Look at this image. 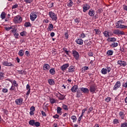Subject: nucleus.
Masks as SVG:
<instances>
[{
	"instance_id": "1",
	"label": "nucleus",
	"mask_w": 127,
	"mask_h": 127,
	"mask_svg": "<svg viewBox=\"0 0 127 127\" xmlns=\"http://www.w3.org/2000/svg\"><path fill=\"white\" fill-rule=\"evenodd\" d=\"M5 30H7V31H8V30H10V29H12L11 30L12 32V34H13L14 35L15 37L16 35V26H12V27H6L5 28Z\"/></svg>"
},
{
	"instance_id": "2",
	"label": "nucleus",
	"mask_w": 127,
	"mask_h": 127,
	"mask_svg": "<svg viewBox=\"0 0 127 127\" xmlns=\"http://www.w3.org/2000/svg\"><path fill=\"white\" fill-rule=\"evenodd\" d=\"M49 15L53 21H57V15L54 12L52 11L49 12Z\"/></svg>"
},
{
	"instance_id": "3",
	"label": "nucleus",
	"mask_w": 127,
	"mask_h": 127,
	"mask_svg": "<svg viewBox=\"0 0 127 127\" xmlns=\"http://www.w3.org/2000/svg\"><path fill=\"white\" fill-rule=\"evenodd\" d=\"M89 91L91 94H95L97 91V86H96L95 84L91 85L89 88Z\"/></svg>"
},
{
	"instance_id": "4",
	"label": "nucleus",
	"mask_w": 127,
	"mask_h": 127,
	"mask_svg": "<svg viewBox=\"0 0 127 127\" xmlns=\"http://www.w3.org/2000/svg\"><path fill=\"white\" fill-rule=\"evenodd\" d=\"M36 18H37V14L35 12H32L30 15V19L31 21H34Z\"/></svg>"
},
{
	"instance_id": "5",
	"label": "nucleus",
	"mask_w": 127,
	"mask_h": 127,
	"mask_svg": "<svg viewBox=\"0 0 127 127\" xmlns=\"http://www.w3.org/2000/svg\"><path fill=\"white\" fill-rule=\"evenodd\" d=\"M116 28H127V26L125 25H122V23H120V22L117 21L116 23Z\"/></svg>"
},
{
	"instance_id": "6",
	"label": "nucleus",
	"mask_w": 127,
	"mask_h": 127,
	"mask_svg": "<svg viewBox=\"0 0 127 127\" xmlns=\"http://www.w3.org/2000/svg\"><path fill=\"white\" fill-rule=\"evenodd\" d=\"M114 34H116V35H124L125 32L122 31L119 29L114 30L113 31Z\"/></svg>"
},
{
	"instance_id": "7",
	"label": "nucleus",
	"mask_w": 127,
	"mask_h": 127,
	"mask_svg": "<svg viewBox=\"0 0 127 127\" xmlns=\"http://www.w3.org/2000/svg\"><path fill=\"white\" fill-rule=\"evenodd\" d=\"M72 55L74 57L76 60H78L79 59V57H80V55L79 53L77 52L76 50L72 51Z\"/></svg>"
},
{
	"instance_id": "8",
	"label": "nucleus",
	"mask_w": 127,
	"mask_h": 127,
	"mask_svg": "<svg viewBox=\"0 0 127 127\" xmlns=\"http://www.w3.org/2000/svg\"><path fill=\"white\" fill-rule=\"evenodd\" d=\"M91 7L90 6V5L88 4H85L82 5V8H83V12H86L87 10H89L90 9V8Z\"/></svg>"
},
{
	"instance_id": "9",
	"label": "nucleus",
	"mask_w": 127,
	"mask_h": 127,
	"mask_svg": "<svg viewBox=\"0 0 127 127\" xmlns=\"http://www.w3.org/2000/svg\"><path fill=\"white\" fill-rule=\"evenodd\" d=\"M121 82L117 81L114 86L113 90L114 91H117V90H118V89H119V88L121 87Z\"/></svg>"
},
{
	"instance_id": "10",
	"label": "nucleus",
	"mask_w": 127,
	"mask_h": 127,
	"mask_svg": "<svg viewBox=\"0 0 127 127\" xmlns=\"http://www.w3.org/2000/svg\"><path fill=\"white\" fill-rule=\"evenodd\" d=\"M80 90L82 93H84V94H89V92H90V90L89 89L86 87H82L80 88Z\"/></svg>"
},
{
	"instance_id": "11",
	"label": "nucleus",
	"mask_w": 127,
	"mask_h": 127,
	"mask_svg": "<svg viewBox=\"0 0 127 127\" xmlns=\"http://www.w3.org/2000/svg\"><path fill=\"white\" fill-rule=\"evenodd\" d=\"M69 67V64H63L62 66H61V70L62 71H65L66 69H67Z\"/></svg>"
},
{
	"instance_id": "12",
	"label": "nucleus",
	"mask_w": 127,
	"mask_h": 127,
	"mask_svg": "<svg viewBox=\"0 0 127 127\" xmlns=\"http://www.w3.org/2000/svg\"><path fill=\"white\" fill-rule=\"evenodd\" d=\"M117 64H119L120 66H123V67H125V66H127V62L124 61H118L117 62Z\"/></svg>"
},
{
	"instance_id": "13",
	"label": "nucleus",
	"mask_w": 127,
	"mask_h": 127,
	"mask_svg": "<svg viewBox=\"0 0 127 127\" xmlns=\"http://www.w3.org/2000/svg\"><path fill=\"white\" fill-rule=\"evenodd\" d=\"M79 88V87L78 85H74L72 86V87L71 88L70 91L72 92V93H76L77 92V90Z\"/></svg>"
},
{
	"instance_id": "14",
	"label": "nucleus",
	"mask_w": 127,
	"mask_h": 127,
	"mask_svg": "<svg viewBox=\"0 0 127 127\" xmlns=\"http://www.w3.org/2000/svg\"><path fill=\"white\" fill-rule=\"evenodd\" d=\"M68 70L69 73H73V72H75V66L70 65L68 68Z\"/></svg>"
},
{
	"instance_id": "15",
	"label": "nucleus",
	"mask_w": 127,
	"mask_h": 127,
	"mask_svg": "<svg viewBox=\"0 0 127 127\" xmlns=\"http://www.w3.org/2000/svg\"><path fill=\"white\" fill-rule=\"evenodd\" d=\"M76 43L79 45H82L83 44V40L82 39H77L75 40Z\"/></svg>"
},
{
	"instance_id": "16",
	"label": "nucleus",
	"mask_w": 127,
	"mask_h": 127,
	"mask_svg": "<svg viewBox=\"0 0 127 127\" xmlns=\"http://www.w3.org/2000/svg\"><path fill=\"white\" fill-rule=\"evenodd\" d=\"M22 21V17L19 15L16 16V23H20Z\"/></svg>"
},
{
	"instance_id": "17",
	"label": "nucleus",
	"mask_w": 127,
	"mask_h": 127,
	"mask_svg": "<svg viewBox=\"0 0 127 127\" xmlns=\"http://www.w3.org/2000/svg\"><path fill=\"white\" fill-rule=\"evenodd\" d=\"M88 14L90 16H94V15H95V10L92 9H90Z\"/></svg>"
},
{
	"instance_id": "18",
	"label": "nucleus",
	"mask_w": 127,
	"mask_h": 127,
	"mask_svg": "<svg viewBox=\"0 0 127 127\" xmlns=\"http://www.w3.org/2000/svg\"><path fill=\"white\" fill-rule=\"evenodd\" d=\"M26 90H28L26 95L27 96H29V94H30V85H29V84L26 85Z\"/></svg>"
},
{
	"instance_id": "19",
	"label": "nucleus",
	"mask_w": 127,
	"mask_h": 127,
	"mask_svg": "<svg viewBox=\"0 0 127 127\" xmlns=\"http://www.w3.org/2000/svg\"><path fill=\"white\" fill-rule=\"evenodd\" d=\"M50 69V65L49 64H44L43 70H49Z\"/></svg>"
},
{
	"instance_id": "20",
	"label": "nucleus",
	"mask_w": 127,
	"mask_h": 127,
	"mask_svg": "<svg viewBox=\"0 0 127 127\" xmlns=\"http://www.w3.org/2000/svg\"><path fill=\"white\" fill-rule=\"evenodd\" d=\"M48 82L49 84L51 86L55 84V81L54 80V79H49L48 80Z\"/></svg>"
},
{
	"instance_id": "21",
	"label": "nucleus",
	"mask_w": 127,
	"mask_h": 127,
	"mask_svg": "<svg viewBox=\"0 0 127 127\" xmlns=\"http://www.w3.org/2000/svg\"><path fill=\"white\" fill-rule=\"evenodd\" d=\"M23 102V99L22 98H20L19 99H17L16 104L17 105H21Z\"/></svg>"
},
{
	"instance_id": "22",
	"label": "nucleus",
	"mask_w": 127,
	"mask_h": 127,
	"mask_svg": "<svg viewBox=\"0 0 127 127\" xmlns=\"http://www.w3.org/2000/svg\"><path fill=\"white\" fill-rule=\"evenodd\" d=\"M103 34H104V36L107 38L110 37V32H109V31H105L103 32Z\"/></svg>"
},
{
	"instance_id": "23",
	"label": "nucleus",
	"mask_w": 127,
	"mask_h": 127,
	"mask_svg": "<svg viewBox=\"0 0 127 127\" xmlns=\"http://www.w3.org/2000/svg\"><path fill=\"white\" fill-rule=\"evenodd\" d=\"M108 41H109L110 42H115L117 41V39L116 38H108L107 39Z\"/></svg>"
},
{
	"instance_id": "24",
	"label": "nucleus",
	"mask_w": 127,
	"mask_h": 127,
	"mask_svg": "<svg viewBox=\"0 0 127 127\" xmlns=\"http://www.w3.org/2000/svg\"><path fill=\"white\" fill-rule=\"evenodd\" d=\"M69 2L67 3V5L68 6V7H72L73 5H74V2L72 0H69Z\"/></svg>"
},
{
	"instance_id": "25",
	"label": "nucleus",
	"mask_w": 127,
	"mask_h": 127,
	"mask_svg": "<svg viewBox=\"0 0 127 127\" xmlns=\"http://www.w3.org/2000/svg\"><path fill=\"white\" fill-rule=\"evenodd\" d=\"M53 29H54L53 24H50L49 25V27H48V30L49 31H51L53 30Z\"/></svg>"
},
{
	"instance_id": "26",
	"label": "nucleus",
	"mask_w": 127,
	"mask_h": 127,
	"mask_svg": "<svg viewBox=\"0 0 127 127\" xmlns=\"http://www.w3.org/2000/svg\"><path fill=\"white\" fill-rule=\"evenodd\" d=\"M65 96L64 95H62L60 94V96L58 97L59 100H61V101L64 100L65 99Z\"/></svg>"
},
{
	"instance_id": "27",
	"label": "nucleus",
	"mask_w": 127,
	"mask_h": 127,
	"mask_svg": "<svg viewBox=\"0 0 127 127\" xmlns=\"http://www.w3.org/2000/svg\"><path fill=\"white\" fill-rule=\"evenodd\" d=\"M35 123V120H31L29 121V125H30V126H32V127H34Z\"/></svg>"
},
{
	"instance_id": "28",
	"label": "nucleus",
	"mask_w": 127,
	"mask_h": 127,
	"mask_svg": "<svg viewBox=\"0 0 127 127\" xmlns=\"http://www.w3.org/2000/svg\"><path fill=\"white\" fill-rule=\"evenodd\" d=\"M50 73L51 75H55L56 71H55V68H53L50 69Z\"/></svg>"
},
{
	"instance_id": "29",
	"label": "nucleus",
	"mask_w": 127,
	"mask_h": 127,
	"mask_svg": "<svg viewBox=\"0 0 127 127\" xmlns=\"http://www.w3.org/2000/svg\"><path fill=\"white\" fill-rule=\"evenodd\" d=\"M81 70H82V73H84V72H86L87 70H89V67L87 66H85L81 68Z\"/></svg>"
},
{
	"instance_id": "30",
	"label": "nucleus",
	"mask_w": 127,
	"mask_h": 127,
	"mask_svg": "<svg viewBox=\"0 0 127 127\" xmlns=\"http://www.w3.org/2000/svg\"><path fill=\"white\" fill-rule=\"evenodd\" d=\"M101 72L103 75H106L108 73L107 72V69H105V68H103L101 70Z\"/></svg>"
},
{
	"instance_id": "31",
	"label": "nucleus",
	"mask_w": 127,
	"mask_h": 127,
	"mask_svg": "<svg viewBox=\"0 0 127 127\" xmlns=\"http://www.w3.org/2000/svg\"><path fill=\"white\" fill-rule=\"evenodd\" d=\"M119 115L121 117V119L122 120H124V118H125V113H124V112L121 111L119 113Z\"/></svg>"
},
{
	"instance_id": "32",
	"label": "nucleus",
	"mask_w": 127,
	"mask_h": 127,
	"mask_svg": "<svg viewBox=\"0 0 127 127\" xmlns=\"http://www.w3.org/2000/svg\"><path fill=\"white\" fill-rule=\"evenodd\" d=\"M15 8H16V4L14 5L12 7V11L13 12V13H14L15 14V13H16V11L15 10Z\"/></svg>"
},
{
	"instance_id": "33",
	"label": "nucleus",
	"mask_w": 127,
	"mask_h": 127,
	"mask_svg": "<svg viewBox=\"0 0 127 127\" xmlns=\"http://www.w3.org/2000/svg\"><path fill=\"white\" fill-rule=\"evenodd\" d=\"M18 55H19V56H23V55H24V51H23V50H20L18 52Z\"/></svg>"
},
{
	"instance_id": "34",
	"label": "nucleus",
	"mask_w": 127,
	"mask_h": 127,
	"mask_svg": "<svg viewBox=\"0 0 127 127\" xmlns=\"http://www.w3.org/2000/svg\"><path fill=\"white\" fill-rule=\"evenodd\" d=\"M24 26H25V27H29L31 26V24L29 22H26L24 23Z\"/></svg>"
},
{
	"instance_id": "35",
	"label": "nucleus",
	"mask_w": 127,
	"mask_h": 127,
	"mask_svg": "<svg viewBox=\"0 0 127 127\" xmlns=\"http://www.w3.org/2000/svg\"><path fill=\"white\" fill-rule=\"evenodd\" d=\"M104 69H106V72L107 73H110V72H111V70H112V68H111V67L109 66H106V68H104Z\"/></svg>"
},
{
	"instance_id": "36",
	"label": "nucleus",
	"mask_w": 127,
	"mask_h": 127,
	"mask_svg": "<svg viewBox=\"0 0 127 127\" xmlns=\"http://www.w3.org/2000/svg\"><path fill=\"white\" fill-rule=\"evenodd\" d=\"M3 65H4V66H11V63H8L7 62H4L3 63Z\"/></svg>"
},
{
	"instance_id": "37",
	"label": "nucleus",
	"mask_w": 127,
	"mask_h": 127,
	"mask_svg": "<svg viewBox=\"0 0 127 127\" xmlns=\"http://www.w3.org/2000/svg\"><path fill=\"white\" fill-rule=\"evenodd\" d=\"M50 102L51 104L53 105V104H55V103H56V100L54 99V98H50Z\"/></svg>"
},
{
	"instance_id": "38",
	"label": "nucleus",
	"mask_w": 127,
	"mask_h": 127,
	"mask_svg": "<svg viewBox=\"0 0 127 127\" xmlns=\"http://www.w3.org/2000/svg\"><path fill=\"white\" fill-rule=\"evenodd\" d=\"M118 45H119V44L118 43L114 42L110 46L111 47L115 48V47H117Z\"/></svg>"
},
{
	"instance_id": "39",
	"label": "nucleus",
	"mask_w": 127,
	"mask_h": 127,
	"mask_svg": "<svg viewBox=\"0 0 127 127\" xmlns=\"http://www.w3.org/2000/svg\"><path fill=\"white\" fill-rule=\"evenodd\" d=\"M113 54H114V51L112 50H109L108 51H107V55H108V56H112Z\"/></svg>"
},
{
	"instance_id": "40",
	"label": "nucleus",
	"mask_w": 127,
	"mask_h": 127,
	"mask_svg": "<svg viewBox=\"0 0 127 127\" xmlns=\"http://www.w3.org/2000/svg\"><path fill=\"white\" fill-rule=\"evenodd\" d=\"M94 31L96 32V34L97 35L101 34V31L99 29H95Z\"/></svg>"
},
{
	"instance_id": "41",
	"label": "nucleus",
	"mask_w": 127,
	"mask_h": 127,
	"mask_svg": "<svg viewBox=\"0 0 127 127\" xmlns=\"http://www.w3.org/2000/svg\"><path fill=\"white\" fill-rule=\"evenodd\" d=\"M0 17L2 19H4V18H5V13L4 12H2L1 13Z\"/></svg>"
},
{
	"instance_id": "42",
	"label": "nucleus",
	"mask_w": 127,
	"mask_h": 127,
	"mask_svg": "<svg viewBox=\"0 0 127 127\" xmlns=\"http://www.w3.org/2000/svg\"><path fill=\"white\" fill-rule=\"evenodd\" d=\"M62 108L64 109V110H65V111H68V106H67V105L63 104Z\"/></svg>"
},
{
	"instance_id": "43",
	"label": "nucleus",
	"mask_w": 127,
	"mask_h": 127,
	"mask_svg": "<svg viewBox=\"0 0 127 127\" xmlns=\"http://www.w3.org/2000/svg\"><path fill=\"white\" fill-rule=\"evenodd\" d=\"M34 127H40V123H39V122H35V124H34Z\"/></svg>"
},
{
	"instance_id": "44",
	"label": "nucleus",
	"mask_w": 127,
	"mask_h": 127,
	"mask_svg": "<svg viewBox=\"0 0 127 127\" xmlns=\"http://www.w3.org/2000/svg\"><path fill=\"white\" fill-rule=\"evenodd\" d=\"M57 113L58 114H61V111H62V108H61L60 107H57Z\"/></svg>"
},
{
	"instance_id": "45",
	"label": "nucleus",
	"mask_w": 127,
	"mask_h": 127,
	"mask_svg": "<svg viewBox=\"0 0 127 127\" xmlns=\"http://www.w3.org/2000/svg\"><path fill=\"white\" fill-rule=\"evenodd\" d=\"M71 120H72L73 121V123L74 122H76L77 121V117H76V116H72L71 117Z\"/></svg>"
},
{
	"instance_id": "46",
	"label": "nucleus",
	"mask_w": 127,
	"mask_h": 127,
	"mask_svg": "<svg viewBox=\"0 0 127 127\" xmlns=\"http://www.w3.org/2000/svg\"><path fill=\"white\" fill-rule=\"evenodd\" d=\"M79 37L80 38H85V37H86V35L85 34V33H82L80 34Z\"/></svg>"
},
{
	"instance_id": "47",
	"label": "nucleus",
	"mask_w": 127,
	"mask_h": 127,
	"mask_svg": "<svg viewBox=\"0 0 127 127\" xmlns=\"http://www.w3.org/2000/svg\"><path fill=\"white\" fill-rule=\"evenodd\" d=\"M24 1L26 2V3H31L33 0H24Z\"/></svg>"
},
{
	"instance_id": "48",
	"label": "nucleus",
	"mask_w": 127,
	"mask_h": 127,
	"mask_svg": "<svg viewBox=\"0 0 127 127\" xmlns=\"http://www.w3.org/2000/svg\"><path fill=\"white\" fill-rule=\"evenodd\" d=\"M119 120L115 119L113 121V124H114V125H117V124H119Z\"/></svg>"
},
{
	"instance_id": "49",
	"label": "nucleus",
	"mask_w": 127,
	"mask_h": 127,
	"mask_svg": "<svg viewBox=\"0 0 127 127\" xmlns=\"http://www.w3.org/2000/svg\"><path fill=\"white\" fill-rule=\"evenodd\" d=\"M64 51V53L66 54L67 55H69V52L67 50V48H63Z\"/></svg>"
},
{
	"instance_id": "50",
	"label": "nucleus",
	"mask_w": 127,
	"mask_h": 127,
	"mask_svg": "<svg viewBox=\"0 0 127 127\" xmlns=\"http://www.w3.org/2000/svg\"><path fill=\"white\" fill-rule=\"evenodd\" d=\"M74 22L75 23H77V24H79V22H80V20L78 18H76L74 19Z\"/></svg>"
},
{
	"instance_id": "51",
	"label": "nucleus",
	"mask_w": 127,
	"mask_h": 127,
	"mask_svg": "<svg viewBox=\"0 0 127 127\" xmlns=\"http://www.w3.org/2000/svg\"><path fill=\"white\" fill-rule=\"evenodd\" d=\"M21 36H25V35H26V32L25 31H23V32L20 33Z\"/></svg>"
},
{
	"instance_id": "52",
	"label": "nucleus",
	"mask_w": 127,
	"mask_h": 127,
	"mask_svg": "<svg viewBox=\"0 0 127 127\" xmlns=\"http://www.w3.org/2000/svg\"><path fill=\"white\" fill-rule=\"evenodd\" d=\"M94 110V108L93 107H90L88 109V112L87 114H91V112Z\"/></svg>"
},
{
	"instance_id": "53",
	"label": "nucleus",
	"mask_w": 127,
	"mask_h": 127,
	"mask_svg": "<svg viewBox=\"0 0 127 127\" xmlns=\"http://www.w3.org/2000/svg\"><path fill=\"white\" fill-rule=\"evenodd\" d=\"M112 98L111 97H107L105 99V101L107 102V103H109V102H111V100Z\"/></svg>"
},
{
	"instance_id": "54",
	"label": "nucleus",
	"mask_w": 127,
	"mask_h": 127,
	"mask_svg": "<svg viewBox=\"0 0 127 127\" xmlns=\"http://www.w3.org/2000/svg\"><path fill=\"white\" fill-rule=\"evenodd\" d=\"M25 55H26L28 57H29V56H30V54H29V52H28V51H26L25 52Z\"/></svg>"
},
{
	"instance_id": "55",
	"label": "nucleus",
	"mask_w": 127,
	"mask_h": 127,
	"mask_svg": "<svg viewBox=\"0 0 127 127\" xmlns=\"http://www.w3.org/2000/svg\"><path fill=\"white\" fill-rule=\"evenodd\" d=\"M76 97H77V98H80V96H79V94H80V93H81V91L80 90H76Z\"/></svg>"
},
{
	"instance_id": "56",
	"label": "nucleus",
	"mask_w": 127,
	"mask_h": 127,
	"mask_svg": "<svg viewBox=\"0 0 127 127\" xmlns=\"http://www.w3.org/2000/svg\"><path fill=\"white\" fill-rule=\"evenodd\" d=\"M121 127H127V123L121 124Z\"/></svg>"
},
{
	"instance_id": "57",
	"label": "nucleus",
	"mask_w": 127,
	"mask_h": 127,
	"mask_svg": "<svg viewBox=\"0 0 127 127\" xmlns=\"http://www.w3.org/2000/svg\"><path fill=\"white\" fill-rule=\"evenodd\" d=\"M30 111L31 112H34L35 111V107H34V106H32L31 108H30Z\"/></svg>"
},
{
	"instance_id": "58",
	"label": "nucleus",
	"mask_w": 127,
	"mask_h": 127,
	"mask_svg": "<svg viewBox=\"0 0 127 127\" xmlns=\"http://www.w3.org/2000/svg\"><path fill=\"white\" fill-rule=\"evenodd\" d=\"M94 56V54H93V52H89L88 53V56H90V57H92Z\"/></svg>"
},
{
	"instance_id": "59",
	"label": "nucleus",
	"mask_w": 127,
	"mask_h": 127,
	"mask_svg": "<svg viewBox=\"0 0 127 127\" xmlns=\"http://www.w3.org/2000/svg\"><path fill=\"white\" fill-rule=\"evenodd\" d=\"M54 119H59V115L56 114L55 116H53Z\"/></svg>"
},
{
	"instance_id": "60",
	"label": "nucleus",
	"mask_w": 127,
	"mask_h": 127,
	"mask_svg": "<svg viewBox=\"0 0 127 127\" xmlns=\"http://www.w3.org/2000/svg\"><path fill=\"white\" fill-rule=\"evenodd\" d=\"M123 87H124V88H127V81L123 84Z\"/></svg>"
},
{
	"instance_id": "61",
	"label": "nucleus",
	"mask_w": 127,
	"mask_h": 127,
	"mask_svg": "<svg viewBox=\"0 0 127 127\" xmlns=\"http://www.w3.org/2000/svg\"><path fill=\"white\" fill-rule=\"evenodd\" d=\"M2 91L3 92V93H7V89H6V88H3L2 89Z\"/></svg>"
},
{
	"instance_id": "62",
	"label": "nucleus",
	"mask_w": 127,
	"mask_h": 127,
	"mask_svg": "<svg viewBox=\"0 0 127 127\" xmlns=\"http://www.w3.org/2000/svg\"><path fill=\"white\" fill-rule=\"evenodd\" d=\"M41 114L43 117H46V114L45 113V112H44V111H42Z\"/></svg>"
},
{
	"instance_id": "63",
	"label": "nucleus",
	"mask_w": 127,
	"mask_h": 127,
	"mask_svg": "<svg viewBox=\"0 0 127 127\" xmlns=\"http://www.w3.org/2000/svg\"><path fill=\"white\" fill-rule=\"evenodd\" d=\"M18 73H19V74H23L24 73V71L22 70H18Z\"/></svg>"
},
{
	"instance_id": "64",
	"label": "nucleus",
	"mask_w": 127,
	"mask_h": 127,
	"mask_svg": "<svg viewBox=\"0 0 127 127\" xmlns=\"http://www.w3.org/2000/svg\"><path fill=\"white\" fill-rule=\"evenodd\" d=\"M64 36L66 39H68L69 35H68V33H65Z\"/></svg>"
}]
</instances>
